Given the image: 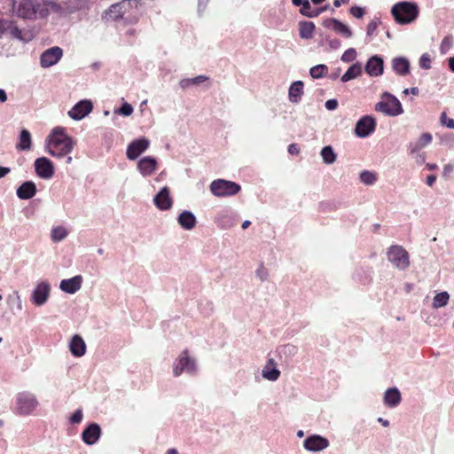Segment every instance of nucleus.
Instances as JSON below:
<instances>
[{"instance_id":"obj_62","label":"nucleus","mask_w":454,"mask_h":454,"mask_svg":"<svg viewBox=\"0 0 454 454\" xmlns=\"http://www.w3.org/2000/svg\"><path fill=\"white\" fill-rule=\"evenodd\" d=\"M11 172V168L8 167H0V179Z\"/></svg>"},{"instance_id":"obj_64","label":"nucleus","mask_w":454,"mask_h":454,"mask_svg":"<svg viewBox=\"0 0 454 454\" xmlns=\"http://www.w3.org/2000/svg\"><path fill=\"white\" fill-rule=\"evenodd\" d=\"M436 180V176L434 175H430L427 177V184L428 186H432Z\"/></svg>"},{"instance_id":"obj_8","label":"nucleus","mask_w":454,"mask_h":454,"mask_svg":"<svg viewBox=\"0 0 454 454\" xmlns=\"http://www.w3.org/2000/svg\"><path fill=\"white\" fill-rule=\"evenodd\" d=\"M387 256V260L400 270H404L410 266L409 254L402 246H391Z\"/></svg>"},{"instance_id":"obj_28","label":"nucleus","mask_w":454,"mask_h":454,"mask_svg":"<svg viewBox=\"0 0 454 454\" xmlns=\"http://www.w3.org/2000/svg\"><path fill=\"white\" fill-rule=\"evenodd\" d=\"M401 402V394L396 387H390L387 389L384 394V403L388 407H395Z\"/></svg>"},{"instance_id":"obj_58","label":"nucleus","mask_w":454,"mask_h":454,"mask_svg":"<svg viewBox=\"0 0 454 454\" xmlns=\"http://www.w3.org/2000/svg\"><path fill=\"white\" fill-rule=\"evenodd\" d=\"M325 108L330 111H333L338 106V101L336 99H329L325 104Z\"/></svg>"},{"instance_id":"obj_10","label":"nucleus","mask_w":454,"mask_h":454,"mask_svg":"<svg viewBox=\"0 0 454 454\" xmlns=\"http://www.w3.org/2000/svg\"><path fill=\"white\" fill-rule=\"evenodd\" d=\"M51 290V288L49 282H39L32 292V302L37 307L44 305L49 300Z\"/></svg>"},{"instance_id":"obj_55","label":"nucleus","mask_w":454,"mask_h":454,"mask_svg":"<svg viewBox=\"0 0 454 454\" xmlns=\"http://www.w3.org/2000/svg\"><path fill=\"white\" fill-rule=\"evenodd\" d=\"M82 417L83 414L82 410H76L70 417V422L72 424H79L82 420Z\"/></svg>"},{"instance_id":"obj_51","label":"nucleus","mask_w":454,"mask_h":454,"mask_svg":"<svg viewBox=\"0 0 454 454\" xmlns=\"http://www.w3.org/2000/svg\"><path fill=\"white\" fill-rule=\"evenodd\" d=\"M380 24V20L378 19H373L370 21L366 28L367 36H372L373 33L376 31L378 26Z\"/></svg>"},{"instance_id":"obj_56","label":"nucleus","mask_w":454,"mask_h":454,"mask_svg":"<svg viewBox=\"0 0 454 454\" xmlns=\"http://www.w3.org/2000/svg\"><path fill=\"white\" fill-rule=\"evenodd\" d=\"M9 27V20H0V37L7 35Z\"/></svg>"},{"instance_id":"obj_7","label":"nucleus","mask_w":454,"mask_h":454,"mask_svg":"<svg viewBox=\"0 0 454 454\" xmlns=\"http://www.w3.org/2000/svg\"><path fill=\"white\" fill-rule=\"evenodd\" d=\"M184 372L189 374H195L197 372L196 360L189 356L187 349L179 355L173 365V374L175 377H179Z\"/></svg>"},{"instance_id":"obj_13","label":"nucleus","mask_w":454,"mask_h":454,"mask_svg":"<svg viewBox=\"0 0 454 454\" xmlns=\"http://www.w3.org/2000/svg\"><path fill=\"white\" fill-rule=\"evenodd\" d=\"M376 121L370 115L359 119L355 127V134L359 137H366L375 130Z\"/></svg>"},{"instance_id":"obj_24","label":"nucleus","mask_w":454,"mask_h":454,"mask_svg":"<svg viewBox=\"0 0 454 454\" xmlns=\"http://www.w3.org/2000/svg\"><path fill=\"white\" fill-rule=\"evenodd\" d=\"M262 376L270 381H276L280 376V371L277 368V363L270 358L262 371Z\"/></svg>"},{"instance_id":"obj_20","label":"nucleus","mask_w":454,"mask_h":454,"mask_svg":"<svg viewBox=\"0 0 454 454\" xmlns=\"http://www.w3.org/2000/svg\"><path fill=\"white\" fill-rule=\"evenodd\" d=\"M157 167V160L152 156L143 157L137 162V170L145 177L152 176L156 171Z\"/></svg>"},{"instance_id":"obj_15","label":"nucleus","mask_w":454,"mask_h":454,"mask_svg":"<svg viewBox=\"0 0 454 454\" xmlns=\"http://www.w3.org/2000/svg\"><path fill=\"white\" fill-rule=\"evenodd\" d=\"M63 55L61 48L55 46L44 51L40 57V64L43 68L50 67L59 62Z\"/></svg>"},{"instance_id":"obj_42","label":"nucleus","mask_w":454,"mask_h":454,"mask_svg":"<svg viewBox=\"0 0 454 454\" xmlns=\"http://www.w3.org/2000/svg\"><path fill=\"white\" fill-rule=\"evenodd\" d=\"M7 302L11 307H16L19 311L22 309V301L18 291L13 292L7 297Z\"/></svg>"},{"instance_id":"obj_14","label":"nucleus","mask_w":454,"mask_h":454,"mask_svg":"<svg viewBox=\"0 0 454 454\" xmlns=\"http://www.w3.org/2000/svg\"><path fill=\"white\" fill-rule=\"evenodd\" d=\"M34 166L35 173L43 179H50L54 175L53 163L46 157H40L36 159Z\"/></svg>"},{"instance_id":"obj_43","label":"nucleus","mask_w":454,"mask_h":454,"mask_svg":"<svg viewBox=\"0 0 454 454\" xmlns=\"http://www.w3.org/2000/svg\"><path fill=\"white\" fill-rule=\"evenodd\" d=\"M327 66L320 64L311 67L309 70V74L313 78L318 79L325 76L327 74Z\"/></svg>"},{"instance_id":"obj_5","label":"nucleus","mask_w":454,"mask_h":454,"mask_svg":"<svg viewBox=\"0 0 454 454\" xmlns=\"http://www.w3.org/2000/svg\"><path fill=\"white\" fill-rule=\"evenodd\" d=\"M74 145L75 141L71 137H61V140L47 142L46 151L53 157L63 158L73 151Z\"/></svg>"},{"instance_id":"obj_57","label":"nucleus","mask_w":454,"mask_h":454,"mask_svg":"<svg viewBox=\"0 0 454 454\" xmlns=\"http://www.w3.org/2000/svg\"><path fill=\"white\" fill-rule=\"evenodd\" d=\"M350 13L354 17H356L357 19H361L364 15V10L361 7L354 6V7L350 8Z\"/></svg>"},{"instance_id":"obj_30","label":"nucleus","mask_w":454,"mask_h":454,"mask_svg":"<svg viewBox=\"0 0 454 454\" xmlns=\"http://www.w3.org/2000/svg\"><path fill=\"white\" fill-rule=\"evenodd\" d=\"M392 67L400 75H406L410 72V63L404 58H395L392 61Z\"/></svg>"},{"instance_id":"obj_40","label":"nucleus","mask_w":454,"mask_h":454,"mask_svg":"<svg viewBox=\"0 0 454 454\" xmlns=\"http://www.w3.org/2000/svg\"><path fill=\"white\" fill-rule=\"evenodd\" d=\"M320 154L325 164H333L336 160V154L330 145L323 147Z\"/></svg>"},{"instance_id":"obj_27","label":"nucleus","mask_w":454,"mask_h":454,"mask_svg":"<svg viewBox=\"0 0 454 454\" xmlns=\"http://www.w3.org/2000/svg\"><path fill=\"white\" fill-rule=\"evenodd\" d=\"M69 349L74 356H83L86 351V345L82 338L79 335H74L69 343Z\"/></svg>"},{"instance_id":"obj_12","label":"nucleus","mask_w":454,"mask_h":454,"mask_svg":"<svg viewBox=\"0 0 454 454\" xmlns=\"http://www.w3.org/2000/svg\"><path fill=\"white\" fill-rule=\"evenodd\" d=\"M93 109V104L89 99H83L76 103L67 113L68 116L75 121L86 117Z\"/></svg>"},{"instance_id":"obj_50","label":"nucleus","mask_w":454,"mask_h":454,"mask_svg":"<svg viewBox=\"0 0 454 454\" xmlns=\"http://www.w3.org/2000/svg\"><path fill=\"white\" fill-rule=\"evenodd\" d=\"M419 67L423 69L431 67V59L427 53H424L419 59Z\"/></svg>"},{"instance_id":"obj_61","label":"nucleus","mask_w":454,"mask_h":454,"mask_svg":"<svg viewBox=\"0 0 454 454\" xmlns=\"http://www.w3.org/2000/svg\"><path fill=\"white\" fill-rule=\"evenodd\" d=\"M454 169V166L452 164H446L443 167V176H448Z\"/></svg>"},{"instance_id":"obj_26","label":"nucleus","mask_w":454,"mask_h":454,"mask_svg":"<svg viewBox=\"0 0 454 454\" xmlns=\"http://www.w3.org/2000/svg\"><path fill=\"white\" fill-rule=\"evenodd\" d=\"M177 223L183 229L190 231L195 227L197 220L193 213L184 210L178 215Z\"/></svg>"},{"instance_id":"obj_49","label":"nucleus","mask_w":454,"mask_h":454,"mask_svg":"<svg viewBox=\"0 0 454 454\" xmlns=\"http://www.w3.org/2000/svg\"><path fill=\"white\" fill-rule=\"evenodd\" d=\"M115 113L124 116H129L133 113V107L129 103H124Z\"/></svg>"},{"instance_id":"obj_31","label":"nucleus","mask_w":454,"mask_h":454,"mask_svg":"<svg viewBox=\"0 0 454 454\" xmlns=\"http://www.w3.org/2000/svg\"><path fill=\"white\" fill-rule=\"evenodd\" d=\"M32 139L30 132L27 129H22L20 134L19 144L16 148L20 151H27L31 148Z\"/></svg>"},{"instance_id":"obj_33","label":"nucleus","mask_w":454,"mask_h":454,"mask_svg":"<svg viewBox=\"0 0 454 454\" xmlns=\"http://www.w3.org/2000/svg\"><path fill=\"white\" fill-rule=\"evenodd\" d=\"M432 141V136L429 133H423L417 142L413 145H411V153H414L416 152L420 151L422 148L429 145Z\"/></svg>"},{"instance_id":"obj_59","label":"nucleus","mask_w":454,"mask_h":454,"mask_svg":"<svg viewBox=\"0 0 454 454\" xmlns=\"http://www.w3.org/2000/svg\"><path fill=\"white\" fill-rule=\"evenodd\" d=\"M328 45L331 49L336 50L340 47L341 43L339 39H328Z\"/></svg>"},{"instance_id":"obj_38","label":"nucleus","mask_w":454,"mask_h":454,"mask_svg":"<svg viewBox=\"0 0 454 454\" xmlns=\"http://www.w3.org/2000/svg\"><path fill=\"white\" fill-rule=\"evenodd\" d=\"M67 235L68 231L64 226H56L51 231V239L54 243L64 240Z\"/></svg>"},{"instance_id":"obj_21","label":"nucleus","mask_w":454,"mask_h":454,"mask_svg":"<svg viewBox=\"0 0 454 454\" xmlns=\"http://www.w3.org/2000/svg\"><path fill=\"white\" fill-rule=\"evenodd\" d=\"M101 435V428L97 423H90L82 432V439L88 444H95Z\"/></svg>"},{"instance_id":"obj_44","label":"nucleus","mask_w":454,"mask_h":454,"mask_svg":"<svg viewBox=\"0 0 454 454\" xmlns=\"http://www.w3.org/2000/svg\"><path fill=\"white\" fill-rule=\"evenodd\" d=\"M61 137H69L66 134L65 129L62 127H55L47 138V142H52L54 139L61 140Z\"/></svg>"},{"instance_id":"obj_11","label":"nucleus","mask_w":454,"mask_h":454,"mask_svg":"<svg viewBox=\"0 0 454 454\" xmlns=\"http://www.w3.org/2000/svg\"><path fill=\"white\" fill-rule=\"evenodd\" d=\"M150 146L149 139L142 137L130 142L127 147L126 155L130 160H137Z\"/></svg>"},{"instance_id":"obj_23","label":"nucleus","mask_w":454,"mask_h":454,"mask_svg":"<svg viewBox=\"0 0 454 454\" xmlns=\"http://www.w3.org/2000/svg\"><path fill=\"white\" fill-rule=\"evenodd\" d=\"M365 72L371 76H379L383 73V60L378 56H373L365 65Z\"/></svg>"},{"instance_id":"obj_54","label":"nucleus","mask_w":454,"mask_h":454,"mask_svg":"<svg viewBox=\"0 0 454 454\" xmlns=\"http://www.w3.org/2000/svg\"><path fill=\"white\" fill-rule=\"evenodd\" d=\"M281 352L285 355L294 356L297 353V348L293 344H286L281 348Z\"/></svg>"},{"instance_id":"obj_18","label":"nucleus","mask_w":454,"mask_h":454,"mask_svg":"<svg viewBox=\"0 0 454 454\" xmlns=\"http://www.w3.org/2000/svg\"><path fill=\"white\" fill-rule=\"evenodd\" d=\"M323 26L332 28L335 33L344 38H351L353 32L348 26L337 19H326L323 21Z\"/></svg>"},{"instance_id":"obj_36","label":"nucleus","mask_w":454,"mask_h":454,"mask_svg":"<svg viewBox=\"0 0 454 454\" xmlns=\"http://www.w3.org/2000/svg\"><path fill=\"white\" fill-rule=\"evenodd\" d=\"M449 300L450 294H448V292L443 291L441 293H437L433 298L432 307L434 309H440L445 307L448 304Z\"/></svg>"},{"instance_id":"obj_48","label":"nucleus","mask_w":454,"mask_h":454,"mask_svg":"<svg viewBox=\"0 0 454 454\" xmlns=\"http://www.w3.org/2000/svg\"><path fill=\"white\" fill-rule=\"evenodd\" d=\"M452 46V38L446 36L442 39L440 45V51L442 54H445Z\"/></svg>"},{"instance_id":"obj_39","label":"nucleus","mask_w":454,"mask_h":454,"mask_svg":"<svg viewBox=\"0 0 454 454\" xmlns=\"http://www.w3.org/2000/svg\"><path fill=\"white\" fill-rule=\"evenodd\" d=\"M208 79L206 75H199L193 78H186L180 81L179 85L182 89H186L191 85H198Z\"/></svg>"},{"instance_id":"obj_32","label":"nucleus","mask_w":454,"mask_h":454,"mask_svg":"<svg viewBox=\"0 0 454 454\" xmlns=\"http://www.w3.org/2000/svg\"><path fill=\"white\" fill-rule=\"evenodd\" d=\"M362 73V66L360 63L353 64L346 73L341 76L340 80L342 82H347L352 79L358 77Z\"/></svg>"},{"instance_id":"obj_47","label":"nucleus","mask_w":454,"mask_h":454,"mask_svg":"<svg viewBox=\"0 0 454 454\" xmlns=\"http://www.w3.org/2000/svg\"><path fill=\"white\" fill-rule=\"evenodd\" d=\"M356 58V51L354 48H349L344 51L342 56L340 57L341 61L343 62H351Z\"/></svg>"},{"instance_id":"obj_2","label":"nucleus","mask_w":454,"mask_h":454,"mask_svg":"<svg viewBox=\"0 0 454 454\" xmlns=\"http://www.w3.org/2000/svg\"><path fill=\"white\" fill-rule=\"evenodd\" d=\"M38 406L39 401L35 395L23 391L16 395L12 410L17 415L29 416L36 411Z\"/></svg>"},{"instance_id":"obj_22","label":"nucleus","mask_w":454,"mask_h":454,"mask_svg":"<svg viewBox=\"0 0 454 454\" xmlns=\"http://www.w3.org/2000/svg\"><path fill=\"white\" fill-rule=\"evenodd\" d=\"M82 277L81 275L74 276L68 279L61 280L59 288L67 294H75L82 287Z\"/></svg>"},{"instance_id":"obj_16","label":"nucleus","mask_w":454,"mask_h":454,"mask_svg":"<svg viewBox=\"0 0 454 454\" xmlns=\"http://www.w3.org/2000/svg\"><path fill=\"white\" fill-rule=\"evenodd\" d=\"M36 34L37 30L35 27L33 29H20L14 22L10 21L7 36L23 42H29L36 35Z\"/></svg>"},{"instance_id":"obj_4","label":"nucleus","mask_w":454,"mask_h":454,"mask_svg":"<svg viewBox=\"0 0 454 454\" xmlns=\"http://www.w3.org/2000/svg\"><path fill=\"white\" fill-rule=\"evenodd\" d=\"M375 110L388 116H397L403 112L400 101L388 92L381 95L380 101L375 105Z\"/></svg>"},{"instance_id":"obj_9","label":"nucleus","mask_w":454,"mask_h":454,"mask_svg":"<svg viewBox=\"0 0 454 454\" xmlns=\"http://www.w3.org/2000/svg\"><path fill=\"white\" fill-rule=\"evenodd\" d=\"M211 192L217 197L232 196L240 191V185L224 179H217L210 184Z\"/></svg>"},{"instance_id":"obj_29","label":"nucleus","mask_w":454,"mask_h":454,"mask_svg":"<svg viewBox=\"0 0 454 454\" xmlns=\"http://www.w3.org/2000/svg\"><path fill=\"white\" fill-rule=\"evenodd\" d=\"M303 94V82L301 81L294 82L289 88V100L292 103H299Z\"/></svg>"},{"instance_id":"obj_52","label":"nucleus","mask_w":454,"mask_h":454,"mask_svg":"<svg viewBox=\"0 0 454 454\" xmlns=\"http://www.w3.org/2000/svg\"><path fill=\"white\" fill-rule=\"evenodd\" d=\"M440 122L442 125H444L449 129H454V120L448 118L445 113H442Z\"/></svg>"},{"instance_id":"obj_3","label":"nucleus","mask_w":454,"mask_h":454,"mask_svg":"<svg viewBox=\"0 0 454 454\" xmlns=\"http://www.w3.org/2000/svg\"><path fill=\"white\" fill-rule=\"evenodd\" d=\"M391 13L398 24H410L417 19L419 7L415 3L400 2L392 7Z\"/></svg>"},{"instance_id":"obj_63","label":"nucleus","mask_w":454,"mask_h":454,"mask_svg":"<svg viewBox=\"0 0 454 454\" xmlns=\"http://www.w3.org/2000/svg\"><path fill=\"white\" fill-rule=\"evenodd\" d=\"M403 93L404 94H412V95H418L419 94V89L417 87H412V88H410V89H405L403 90Z\"/></svg>"},{"instance_id":"obj_46","label":"nucleus","mask_w":454,"mask_h":454,"mask_svg":"<svg viewBox=\"0 0 454 454\" xmlns=\"http://www.w3.org/2000/svg\"><path fill=\"white\" fill-rule=\"evenodd\" d=\"M440 141L442 145L448 146L449 148H452L454 147V134H443L441 136Z\"/></svg>"},{"instance_id":"obj_53","label":"nucleus","mask_w":454,"mask_h":454,"mask_svg":"<svg viewBox=\"0 0 454 454\" xmlns=\"http://www.w3.org/2000/svg\"><path fill=\"white\" fill-rule=\"evenodd\" d=\"M256 277L261 280V281H265L268 279V277H269V273H268V270L267 269L261 265L257 270H256Z\"/></svg>"},{"instance_id":"obj_19","label":"nucleus","mask_w":454,"mask_h":454,"mask_svg":"<svg viewBox=\"0 0 454 454\" xmlns=\"http://www.w3.org/2000/svg\"><path fill=\"white\" fill-rule=\"evenodd\" d=\"M153 203L160 210H168L172 207L173 200L170 196V190L168 187L164 186L154 196Z\"/></svg>"},{"instance_id":"obj_45","label":"nucleus","mask_w":454,"mask_h":454,"mask_svg":"<svg viewBox=\"0 0 454 454\" xmlns=\"http://www.w3.org/2000/svg\"><path fill=\"white\" fill-rule=\"evenodd\" d=\"M359 178L363 184L371 185L376 181V175L370 171L364 170L360 173Z\"/></svg>"},{"instance_id":"obj_35","label":"nucleus","mask_w":454,"mask_h":454,"mask_svg":"<svg viewBox=\"0 0 454 454\" xmlns=\"http://www.w3.org/2000/svg\"><path fill=\"white\" fill-rule=\"evenodd\" d=\"M300 28V36L302 39H310L313 37L315 25L313 22L303 21L299 25Z\"/></svg>"},{"instance_id":"obj_1","label":"nucleus","mask_w":454,"mask_h":454,"mask_svg":"<svg viewBox=\"0 0 454 454\" xmlns=\"http://www.w3.org/2000/svg\"><path fill=\"white\" fill-rule=\"evenodd\" d=\"M62 12L63 7L58 0H14L12 4V15L23 20H45L51 12Z\"/></svg>"},{"instance_id":"obj_25","label":"nucleus","mask_w":454,"mask_h":454,"mask_svg":"<svg viewBox=\"0 0 454 454\" xmlns=\"http://www.w3.org/2000/svg\"><path fill=\"white\" fill-rule=\"evenodd\" d=\"M17 196L20 200H29L36 193V186L32 181H26L17 189Z\"/></svg>"},{"instance_id":"obj_34","label":"nucleus","mask_w":454,"mask_h":454,"mask_svg":"<svg viewBox=\"0 0 454 454\" xmlns=\"http://www.w3.org/2000/svg\"><path fill=\"white\" fill-rule=\"evenodd\" d=\"M65 8L67 12L73 13L88 5V0H66L64 2Z\"/></svg>"},{"instance_id":"obj_60","label":"nucleus","mask_w":454,"mask_h":454,"mask_svg":"<svg viewBox=\"0 0 454 454\" xmlns=\"http://www.w3.org/2000/svg\"><path fill=\"white\" fill-rule=\"evenodd\" d=\"M288 153L290 154H298L300 153V148L296 144H291L288 146Z\"/></svg>"},{"instance_id":"obj_41","label":"nucleus","mask_w":454,"mask_h":454,"mask_svg":"<svg viewBox=\"0 0 454 454\" xmlns=\"http://www.w3.org/2000/svg\"><path fill=\"white\" fill-rule=\"evenodd\" d=\"M324 10L325 8L311 10L310 3L309 0H305V3L301 8L300 12L304 16L314 18L319 15Z\"/></svg>"},{"instance_id":"obj_6","label":"nucleus","mask_w":454,"mask_h":454,"mask_svg":"<svg viewBox=\"0 0 454 454\" xmlns=\"http://www.w3.org/2000/svg\"><path fill=\"white\" fill-rule=\"evenodd\" d=\"M137 0H122L120 3L112 4L106 15L112 20H129L133 14V10L137 8Z\"/></svg>"},{"instance_id":"obj_17","label":"nucleus","mask_w":454,"mask_h":454,"mask_svg":"<svg viewBox=\"0 0 454 454\" xmlns=\"http://www.w3.org/2000/svg\"><path fill=\"white\" fill-rule=\"evenodd\" d=\"M328 446L329 441L319 434L310 435L303 442V447L312 452L321 451Z\"/></svg>"},{"instance_id":"obj_37","label":"nucleus","mask_w":454,"mask_h":454,"mask_svg":"<svg viewBox=\"0 0 454 454\" xmlns=\"http://www.w3.org/2000/svg\"><path fill=\"white\" fill-rule=\"evenodd\" d=\"M215 222L222 229H228L234 224L228 211L219 213L215 218Z\"/></svg>"}]
</instances>
